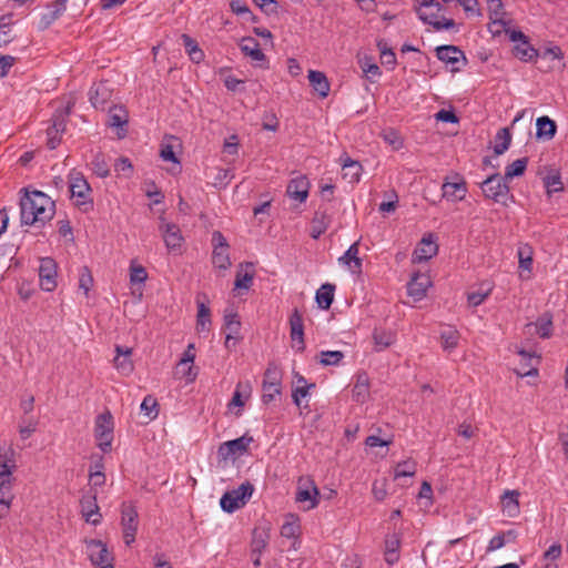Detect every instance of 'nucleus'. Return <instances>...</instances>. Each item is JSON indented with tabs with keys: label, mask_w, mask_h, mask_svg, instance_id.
Returning <instances> with one entry per match:
<instances>
[{
	"label": "nucleus",
	"mask_w": 568,
	"mask_h": 568,
	"mask_svg": "<svg viewBox=\"0 0 568 568\" xmlns=\"http://www.w3.org/2000/svg\"><path fill=\"white\" fill-rule=\"evenodd\" d=\"M544 183L549 193L559 192L564 187L560 175L558 173L547 175L544 179Z\"/></svg>",
	"instance_id": "54"
},
{
	"label": "nucleus",
	"mask_w": 568,
	"mask_h": 568,
	"mask_svg": "<svg viewBox=\"0 0 568 568\" xmlns=\"http://www.w3.org/2000/svg\"><path fill=\"white\" fill-rule=\"evenodd\" d=\"M310 192V181L305 175L292 179L287 185L286 193L291 199L305 202Z\"/></svg>",
	"instance_id": "17"
},
{
	"label": "nucleus",
	"mask_w": 568,
	"mask_h": 568,
	"mask_svg": "<svg viewBox=\"0 0 568 568\" xmlns=\"http://www.w3.org/2000/svg\"><path fill=\"white\" fill-rule=\"evenodd\" d=\"M212 243L214 246L212 253L213 265L220 270L226 271L231 266L226 239L220 231H215L212 234Z\"/></svg>",
	"instance_id": "7"
},
{
	"label": "nucleus",
	"mask_w": 568,
	"mask_h": 568,
	"mask_svg": "<svg viewBox=\"0 0 568 568\" xmlns=\"http://www.w3.org/2000/svg\"><path fill=\"white\" fill-rule=\"evenodd\" d=\"M251 443H253V437L245 434L239 438L223 443L219 448V453L224 458L242 456L247 452Z\"/></svg>",
	"instance_id": "12"
},
{
	"label": "nucleus",
	"mask_w": 568,
	"mask_h": 568,
	"mask_svg": "<svg viewBox=\"0 0 568 568\" xmlns=\"http://www.w3.org/2000/svg\"><path fill=\"white\" fill-rule=\"evenodd\" d=\"M94 436L98 446L103 453L111 450L113 440V418L110 412L98 415L95 419Z\"/></svg>",
	"instance_id": "5"
},
{
	"label": "nucleus",
	"mask_w": 568,
	"mask_h": 568,
	"mask_svg": "<svg viewBox=\"0 0 568 568\" xmlns=\"http://www.w3.org/2000/svg\"><path fill=\"white\" fill-rule=\"evenodd\" d=\"M241 270L236 272L234 282L235 290H248L253 283L254 271L253 263L246 262L240 265Z\"/></svg>",
	"instance_id": "27"
},
{
	"label": "nucleus",
	"mask_w": 568,
	"mask_h": 568,
	"mask_svg": "<svg viewBox=\"0 0 568 568\" xmlns=\"http://www.w3.org/2000/svg\"><path fill=\"white\" fill-rule=\"evenodd\" d=\"M160 156L162 158L163 161H170L174 164H180L174 152V146L170 143L161 144Z\"/></svg>",
	"instance_id": "59"
},
{
	"label": "nucleus",
	"mask_w": 568,
	"mask_h": 568,
	"mask_svg": "<svg viewBox=\"0 0 568 568\" xmlns=\"http://www.w3.org/2000/svg\"><path fill=\"white\" fill-rule=\"evenodd\" d=\"M363 168L358 161L346 158L342 164V176L348 183H356L359 181Z\"/></svg>",
	"instance_id": "30"
},
{
	"label": "nucleus",
	"mask_w": 568,
	"mask_h": 568,
	"mask_svg": "<svg viewBox=\"0 0 568 568\" xmlns=\"http://www.w3.org/2000/svg\"><path fill=\"white\" fill-rule=\"evenodd\" d=\"M491 22L489 23V31L494 36H499L501 32L508 33L507 24L508 22L504 18L495 17L493 18L490 16Z\"/></svg>",
	"instance_id": "55"
},
{
	"label": "nucleus",
	"mask_w": 568,
	"mask_h": 568,
	"mask_svg": "<svg viewBox=\"0 0 568 568\" xmlns=\"http://www.w3.org/2000/svg\"><path fill=\"white\" fill-rule=\"evenodd\" d=\"M128 124V112L121 108L113 105L109 110V125L123 129Z\"/></svg>",
	"instance_id": "40"
},
{
	"label": "nucleus",
	"mask_w": 568,
	"mask_h": 568,
	"mask_svg": "<svg viewBox=\"0 0 568 568\" xmlns=\"http://www.w3.org/2000/svg\"><path fill=\"white\" fill-rule=\"evenodd\" d=\"M536 332L542 338H548L551 335L552 323L549 317H540L536 324Z\"/></svg>",
	"instance_id": "52"
},
{
	"label": "nucleus",
	"mask_w": 568,
	"mask_h": 568,
	"mask_svg": "<svg viewBox=\"0 0 568 568\" xmlns=\"http://www.w3.org/2000/svg\"><path fill=\"white\" fill-rule=\"evenodd\" d=\"M513 52L517 59L524 62H530L538 57V51L529 44L528 40L517 43Z\"/></svg>",
	"instance_id": "38"
},
{
	"label": "nucleus",
	"mask_w": 568,
	"mask_h": 568,
	"mask_svg": "<svg viewBox=\"0 0 568 568\" xmlns=\"http://www.w3.org/2000/svg\"><path fill=\"white\" fill-rule=\"evenodd\" d=\"M307 78L311 87L318 93L321 98H326L328 95L331 85L327 77L323 72L311 70Z\"/></svg>",
	"instance_id": "28"
},
{
	"label": "nucleus",
	"mask_w": 568,
	"mask_h": 568,
	"mask_svg": "<svg viewBox=\"0 0 568 568\" xmlns=\"http://www.w3.org/2000/svg\"><path fill=\"white\" fill-rule=\"evenodd\" d=\"M93 285V277L87 266H82L79 272V288L87 295Z\"/></svg>",
	"instance_id": "50"
},
{
	"label": "nucleus",
	"mask_w": 568,
	"mask_h": 568,
	"mask_svg": "<svg viewBox=\"0 0 568 568\" xmlns=\"http://www.w3.org/2000/svg\"><path fill=\"white\" fill-rule=\"evenodd\" d=\"M417 13H418V18L424 23L430 24L436 30H443V29L449 30V29L455 28V21L453 19L442 18L439 20L438 16H437V13H438L437 11L436 12H427L424 9H418Z\"/></svg>",
	"instance_id": "24"
},
{
	"label": "nucleus",
	"mask_w": 568,
	"mask_h": 568,
	"mask_svg": "<svg viewBox=\"0 0 568 568\" xmlns=\"http://www.w3.org/2000/svg\"><path fill=\"white\" fill-rule=\"evenodd\" d=\"M241 51L244 55L250 57L255 62H266V55L260 49L256 39L252 37H244L240 43Z\"/></svg>",
	"instance_id": "25"
},
{
	"label": "nucleus",
	"mask_w": 568,
	"mask_h": 568,
	"mask_svg": "<svg viewBox=\"0 0 568 568\" xmlns=\"http://www.w3.org/2000/svg\"><path fill=\"white\" fill-rule=\"evenodd\" d=\"M148 278V273L145 268L141 265L131 266L130 281L131 283H143Z\"/></svg>",
	"instance_id": "60"
},
{
	"label": "nucleus",
	"mask_w": 568,
	"mask_h": 568,
	"mask_svg": "<svg viewBox=\"0 0 568 568\" xmlns=\"http://www.w3.org/2000/svg\"><path fill=\"white\" fill-rule=\"evenodd\" d=\"M71 112V105L58 109L52 115V124L47 129V146L54 150L61 142L62 133L67 128V119Z\"/></svg>",
	"instance_id": "4"
},
{
	"label": "nucleus",
	"mask_w": 568,
	"mask_h": 568,
	"mask_svg": "<svg viewBox=\"0 0 568 568\" xmlns=\"http://www.w3.org/2000/svg\"><path fill=\"white\" fill-rule=\"evenodd\" d=\"M303 481V478L300 479L298 484V488H297V491H296V501L297 503H306L308 501L310 505L306 507V509H313L317 506L318 504V496H320V491H318V488L315 486V484L311 480H306L308 484H310V487H305L303 488L301 486Z\"/></svg>",
	"instance_id": "22"
},
{
	"label": "nucleus",
	"mask_w": 568,
	"mask_h": 568,
	"mask_svg": "<svg viewBox=\"0 0 568 568\" xmlns=\"http://www.w3.org/2000/svg\"><path fill=\"white\" fill-rule=\"evenodd\" d=\"M20 211L22 224L33 225L40 223L43 225L53 217L55 204L43 192L33 191L26 193L20 200Z\"/></svg>",
	"instance_id": "1"
},
{
	"label": "nucleus",
	"mask_w": 568,
	"mask_h": 568,
	"mask_svg": "<svg viewBox=\"0 0 568 568\" xmlns=\"http://www.w3.org/2000/svg\"><path fill=\"white\" fill-rule=\"evenodd\" d=\"M181 40L191 61L200 63L204 59V52L199 48L197 42L185 33L181 36Z\"/></svg>",
	"instance_id": "37"
},
{
	"label": "nucleus",
	"mask_w": 568,
	"mask_h": 568,
	"mask_svg": "<svg viewBox=\"0 0 568 568\" xmlns=\"http://www.w3.org/2000/svg\"><path fill=\"white\" fill-rule=\"evenodd\" d=\"M111 93L112 91L109 88L108 82L94 83L90 88L89 100L95 109H103L104 104L110 100Z\"/></svg>",
	"instance_id": "19"
},
{
	"label": "nucleus",
	"mask_w": 568,
	"mask_h": 568,
	"mask_svg": "<svg viewBox=\"0 0 568 568\" xmlns=\"http://www.w3.org/2000/svg\"><path fill=\"white\" fill-rule=\"evenodd\" d=\"M94 173L100 178H106L110 174L109 166L102 154H97L92 161Z\"/></svg>",
	"instance_id": "51"
},
{
	"label": "nucleus",
	"mask_w": 568,
	"mask_h": 568,
	"mask_svg": "<svg viewBox=\"0 0 568 568\" xmlns=\"http://www.w3.org/2000/svg\"><path fill=\"white\" fill-rule=\"evenodd\" d=\"M536 135L538 139L551 140L556 134L557 125L555 121H552L547 115L538 118L536 121Z\"/></svg>",
	"instance_id": "35"
},
{
	"label": "nucleus",
	"mask_w": 568,
	"mask_h": 568,
	"mask_svg": "<svg viewBox=\"0 0 568 568\" xmlns=\"http://www.w3.org/2000/svg\"><path fill=\"white\" fill-rule=\"evenodd\" d=\"M298 525L295 521H286L281 527V536L285 538H294L298 534Z\"/></svg>",
	"instance_id": "61"
},
{
	"label": "nucleus",
	"mask_w": 568,
	"mask_h": 568,
	"mask_svg": "<svg viewBox=\"0 0 568 568\" xmlns=\"http://www.w3.org/2000/svg\"><path fill=\"white\" fill-rule=\"evenodd\" d=\"M16 62V57L0 53V78L8 75L10 69L14 65Z\"/></svg>",
	"instance_id": "58"
},
{
	"label": "nucleus",
	"mask_w": 568,
	"mask_h": 568,
	"mask_svg": "<svg viewBox=\"0 0 568 568\" xmlns=\"http://www.w3.org/2000/svg\"><path fill=\"white\" fill-rule=\"evenodd\" d=\"M519 493L517 490H506L501 496L503 513L510 518L518 516L519 508Z\"/></svg>",
	"instance_id": "26"
},
{
	"label": "nucleus",
	"mask_w": 568,
	"mask_h": 568,
	"mask_svg": "<svg viewBox=\"0 0 568 568\" xmlns=\"http://www.w3.org/2000/svg\"><path fill=\"white\" fill-rule=\"evenodd\" d=\"M519 268L530 272L532 266V247L523 244L517 250Z\"/></svg>",
	"instance_id": "43"
},
{
	"label": "nucleus",
	"mask_w": 568,
	"mask_h": 568,
	"mask_svg": "<svg viewBox=\"0 0 568 568\" xmlns=\"http://www.w3.org/2000/svg\"><path fill=\"white\" fill-rule=\"evenodd\" d=\"M85 548L94 568H113V556L103 541L98 539L85 540Z\"/></svg>",
	"instance_id": "6"
},
{
	"label": "nucleus",
	"mask_w": 568,
	"mask_h": 568,
	"mask_svg": "<svg viewBox=\"0 0 568 568\" xmlns=\"http://www.w3.org/2000/svg\"><path fill=\"white\" fill-rule=\"evenodd\" d=\"M435 116L438 121H443L446 123H457L458 122L457 115L453 111L445 110V109L439 110Z\"/></svg>",
	"instance_id": "64"
},
{
	"label": "nucleus",
	"mask_w": 568,
	"mask_h": 568,
	"mask_svg": "<svg viewBox=\"0 0 568 568\" xmlns=\"http://www.w3.org/2000/svg\"><path fill=\"white\" fill-rule=\"evenodd\" d=\"M69 189L71 196L77 199L75 204L78 206L92 203L90 199L91 187L84 176L80 173L70 174Z\"/></svg>",
	"instance_id": "8"
},
{
	"label": "nucleus",
	"mask_w": 568,
	"mask_h": 568,
	"mask_svg": "<svg viewBox=\"0 0 568 568\" xmlns=\"http://www.w3.org/2000/svg\"><path fill=\"white\" fill-rule=\"evenodd\" d=\"M81 514L84 517L87 523H90L94 526L99 525L101 521V514L99 513V506L97 503V494L92 490L85 493L81 500Z\"/></svg>",
	"instance_id": "11"
},
{
	"label": "nucleus",
	"mask_w": 568,
	"mask_h": 568,
	"mask_svg": "<svg viewBox=\"0 0 568 568\" xmlns=\"http://www.w3.org/2000/svg\"><path fill=\"white\" fill-rule=\"evenodd\" d=\"M211 324V312L210 308L202 302H197V320L196 329L199 332L207 331V326Z\"/></svg>",
	"instance_id": "44"
},
{
	"label": "nucleus",
	"mask_w": 568,
	"mask_h": 568,
	"mask_svg": "<svg viewBox=\"0 0 568 568\" xmlns=\"http://www.w3.org/2000/svg\"><path fill=\"white\" fill-rule=\"evenodd\" d=\"M115 353H116V356L113 361L115 368L122 375H125V376L130 375L134 368L133 362L130 358V356L132 354V348L116 345Z\"/></svg>",
	"instance_id": "20"
},
{
	"label": "nucleus",
	"mask_w": 568,
	"mask_h": 568,
	"mask_svg": "<svg viewBox=\"0 0 568 568\" xmlns=\"http://www.w3.org/2000/svg\"><path fill=\"white\" fill-rule=\"evenodd\" d=\"M268 540V529L264 527H255L252 532L251 554H262L266 548Z\"/></svg>",
	"instance_id": "29"
},
{
	"label": "nucleus",
	"mask_w": 568,
	"mask_h": 568,
	"mask_svg": "<svg viewBox=\"0 0 568 568\" xmlns=\"http://www.w3.org/2000/svg\"><path fill=\"white\" fill-rule=\"evenodd\" d=\"M290 329L293 347H296L298 352H303L305 349L304 324L303 316L297 308L290 316Z\"/></svg>",
	"instance_id": "13"
},
{
	"label": "nucleus",
	"mask_w": 568,
	"mask_h": 568,
	"mask_svg": "<svg viewBox=\"0 0 568 568\" xmlns=\"http://www.w3.org/2000/svg\"><path fill=\"white\" fill-rule=\"evenodd\" d=\"M122 527L124 542L129 546L135 540L138 530V513L132 505H122Z\"/></svg>",
	"instance_id": "10"
},
{
	"label": "nucleus",
	"mask_w": 568,
	"mask_h": 568,
	"mask_svg": "<svg viewBox=\"0 0 568 568\" xmlns=\"http://www.w3.org/2000/svg\"><path fill=\"white\" fill-rule=\"evenodd\" d=\"M40 286L43 291L52 292L57 287V263L51 257H42L39 266Z\"/></svg>",
	"instance_id": "9"
},
{
	"label": "nucleus",
	"mask_w": 568,
	"mask_h": 568,
	"mask_svg": "<svg viewBox=\"0 0 568 568\" xmlns=\"http://www.w3.org/2000/svg\"><path fill=\"white\" fill-rule=\"evenodd\" d=\"M416 473V466L413 462L406 460L397 464L395 468V477L413 476Z\"/></svg>",
	"instance_id": "53"
},
{
	"label": "nucleus",
	"mask_w": 568,
	"mask_h": 568,
	"mask_svg": "<svg viewBox=\"0 0 568 568\" xmlns=\"http://www.w3.org/2000/svg\"><path fill=\"white\" fill-rule=\"evenodd\" d=\"M335 285L325 283L316 292V303L322 310H328L334 301Z\"/></svg>",
	"instance_id": "36"
},
{
	"label": "nucleus",
	"mask_w": 568,
	"mask_h": 568,
	"mask_svg": "<svg viewBox=\"0 0 568 568\" xmlns=\"http://www.w3.org/2000/svg\"><path fill=\"white\" fill-rule=\"evenodd\" d=\"M438 246L432 240V236L423 237L418 246L413 253V262H423L432 258L437 254Z\"/></svg>",
	"instance_id": "23"
},
{
	"label": "nucleus",
	"mask_w": 568,
	"mask_h": 568,
	"mask_svg": "<svg viewBox=\"0 0 568 568\" xmlns=\"http://www.w3.org/2000/svg\"><path fill=\"white\" fill-rule=\"evenodd\" d=\"M430 284L432 282L428 275L416 273L413 275L407 285L408 295L412 296L415 301H420L425 297L427 288L430 286Z\"/></svg>",
	"instance_id": "18"
},
{
	"label": "nucleus",
	"mask_w": 568,
	"mask_h": 568,
	"mask_svg": "<svg viewBox=\"0 0 568 568\" xmlns=\"http://www.w3.org/2000/svg\"><path fill=\"white\" fill-rule=\"evenodd\" d=\"M141 412H143L144 415L150 420L156 418L158 415H159L156 399L153 396H151V395L145 396L144 399L142 400V403H141Z\"/></svg>",
	"instance_id": "47"
},
{
	"label": "nucleus",
	"mask_w": 568,
	"mask_h": 568,
	"mask_svg": "<svg viewBox=\"0 0 568 568\" xmlns=\"http://www.w3.org/2000/svg\"><path fill=\"white\" fill-rule=\"evenodd\" d=\"M331 223L332 215L328 213L326 207L321 205L318 210L315 211L312 219L311 237L317 240L322 234L326 232Z\"/></svg>",
	"instance_id": "15"
},
{
	"label": "nucleus",
	"mask_w": 568,
	"mask_h": 568,
	"mask_svg": "<svg viewBox=\"0 0 568 568\" xmlns=\"http://www.w3.org/2000/svg\"><path fill=\"white\" fill-rule=\"evenodd\" d=\"M254 486L244 481L236 489L226 491L220 499L221 508L229 514L242 508L252 497Z\"/></svg>",
	"instance_id": "3"
},
{
	"label": "nucleus",
	"mask_w": 568,
	"mask_h": 568,
	"mask_svg": "<svg viewBox=\"0 0 568 568\" xmlns=\"http://www.w3.org/2000/svg\"><path fill=\"white\" fill-rule=\"evenodd\" d=\"M314 387V383H311L310 385H296V387L292 392V398L294 404L301 406V398L306 397L308 395V390Z\"/></svg>",
	"instance_id": "56"
},
{
	"label": "nucleus",
	"mask_w": 568,
	"mask_h": 568,
	"mask_svg": "<svg viewBox=\"0 0 568 568\" xmlns=\"http://www.w3.org/2000/svg\"><path fill=\"white\" fill-rule=\"evenodd\" d=\"M224 324L229 333L237 334L240 331L241 322L237 314L229 313L224 315Z\"/></svg>",
	"instance_id": "57"
},
{
	"label": "nucleus",
	"mask_w": 568,
	"mask_h": 568,
	"mask_svg": "<svg viewBox=\"0 0 568 568\" xmlns=\"http://www.w3.org/2000/svg\"><path fill=\"white\" fill-rule=\"evenodd\" d=\"M527 164L528 158H521L514 161L513 163L506 166L504 179L508 181L510 179L521 176L526 171Z\"/></svg>",
	"instance_id": "41"
},
{
	"label": "nucleus",
	"mask_w": 568,
	"mask_h": 568,
	"mask_svg": "<svg viewBox=\"0 0 568 568\" xmlns=\"http://www.w3.org/2000/svg\"><path fill=\"white\" fill-rule=\"evenodd\" d=\"M440 341L445 351H452L458 345L459 333L452 327H447L440 332Z\"/></svg>",
	"instance_id": "42"
},
{
	"label": "nucleus",
	"mask_w": 568,
	"mask_h": 568,
	"mask_svg": "<svg viewBox=\"0 0 568 568\" xmlns=\"http://www.w3.org/2000/svg\"><path fill=\"white\" fill-rule=\"evenodd\" d=\"M480 189L486 199L506 205L510 194L507 181L499 173L491 174L480 183Z\"/></svg>",
	"instance_id": "2"
},
{
	"label": "nucleus",
	"mask_w": 568,
	"mask_h": 568,
	"mask_svg": "<svg viewBox=\"0 0 568 568\" xmlns=\"http://www.w3.org/2000/svg\"><path fill=\"white\" fill-rule=\"evenodd\" d=\"M358 242L353 243L343 256L338 258L339 263L347 265L354 273L361 272L362 260L358 257Z\"/></svg>",
	"instance_id": "33"
},
{
	"label": "nucleus",
	"mask_w": 568,
	"mask_h": 568,
	"mask_svg": "<svg viewBox=\"0 0 568 568\" xmlns=\"http://www.w3.org/2000/svg\"><path fill=\"white\" fill-rule=\"evenodd\" d=\"M519 355L523 357L525 363L521 364L520 368L515 369L516 374L521 377L537 375L538 369L530 364V361L534 359V356L525 351H520Z\"/></svg>",
	"instance_id": "45"
},
{
	"label": "nucleus",
	"mask_w": 568,
	"mask_h": 568,
	"mask_svg": "<svg viewBox=\"0 0 568 568\" xmlns=\"http://www.w3.org/2000/svg\"><path fill=\"white\" fill-rule=\"evenodd\" d=\"M443 196L450 200H463L466 196L467 187L466 182H445L443 184Z\"/></svg>",
	"instance_id": "34"
},
{
	"label": "nucleus",
	"mask_w": 568,
	"mask_h": 568,
	"mask_svg": "<svg viewBox=\"0 0 568 568\" xmlns=\"http://www.w3.org/2000/svg\"><path fill=\"white\" fill-rule=\"evenodd\" d=\"M390 193H392V195H390L392 199L387 202H382L379 204L378 210L383 213H389V212H394L396 210L398 196L395 193V191H392Z\"/></svg>",
	"instance_id": "62"
},
{
	"label": "nucleus",
	"mask_w": 568,
	"mask_h": 568,
	"mask_svg": "<svg viewBox=\"0 0 568 568\" xmlns=\"http://www.w3.org/2000/svg\"><path fill=\"white\" fill-rule=\"evenodd\" d=\"M488 294H489V290H487L484 293H481V292L468 293V296H467L468 304L470 306L476 307L485 301V298L488 296Z\"/></svg>",
	"instance_id": "63"
},
{
	"label": "nucleus",
	"mask_w": 568,
	"mask_h": 568,
	"mask_svg": "<svg viewBox=\"0 0 568 568\" xmlns=\"http://www.w3.org/2000/svg\"><path fill=\"white\" fill-rule=\"evenodd\" d=\"M280 392V383L268 382L267 379L263 381V403H271Z\"/></svg>",
	"instance_id": "49"
},
{
	"label": "nucleus",
	"mask_w": 568,
	"mask_h": 568,
	"mask_svg": "<svg viewBox=\"0 0 568 568\" xmlns=\"http://www.w3.org/2000/svg\"><path fill=\"white\" fill-rule=\"evenodd\" d=\"M344 358V353L341 351H322L320 353V363L323 366H337Z\"/></svg>",
	"instance_id": "46"
},
{
	"label": "nucleus",
	"mask_w": 568,
	"mask_h": 568,
	"mask_svg": "<svg viewBox=\"0 0 568 568\" xmlns=\"http://www.w3.org/2000/svg\"><path fill=\"white\" fill-rule=\"evenodd\" d=\"M160 231L163 235L164 243L170 251L179 250L182 245L183 237L181 231L176 224L165 223L164 219H161Z\"/></svg>",
	"instance_id": "16"
},
{
	"label": "nucleus",
	"mask_w": 568,
	"mask_h": 568,
	"mask_svg": "<svg viewBox=\"0 0 568 568\" xmlns=\"http://www.w3.org/2000/svg\"><path fill=\"white\" fill-rule=\"evenodd\" d=\"M436 55L437 58L447 63L453 65V70H459V68H456L455 64H457L460 60L466 61L464 52L455 47V45H440L436 49Z\"/></svg>",
	"instance_id": "21"
},
{
	"label": "nucleus",
	"mask_w": 568,
	"mask_h": 568,
	"mask_svg": "<svg viewBox=\"0 0 568 568\" xmlns=\"http://www.w3.org/2000/svg\"><path fill=\"white\" fill-rule=\"evenodd\" d=\"M374 349L382 352L392 346L396 341V334L392 331L375 328L373 332Z\"/></svg>",
	"instance_id": "31"
},
{
	"label": "nucleus",
	"mask_w": 568,
	"mask_h": 568,
	"mask_svg": "<svg viewBox=\"0 0 568 568\" xmlns=\"http://www.w3.org/2000/svg\"><path fill=\"white\" fill-rule=\"evenodd\" d=\"M369 378L366 373H358L353 387V397L357 403H364L369 395Z\"/></svg>",
	"instance_id": "32"
},
{
	"label": "nucleus",
	"mask_w": 568,
	"mask_h": 568,
	"mask_svg": "<svg viewBox=\"0 0 568 568\" xmlns=\"http://www.w3.org/2000/svg\"><path fill=\"white\" fill-rule=\"evenodd\" d=\"M68 0H54L48 4L45 11L41 14L38 28L39 30L48 29L61 14L65 11Z\"/></svg>",
	"instance_id": "14"
},
{
	"label": "nucleus",
	"mask_w": 568,
	"mask_h": 568,
	"mask_svg": "<svg viewBox=\"0 0 568 568\" xmlns=\"http://www.w3.org/2000/svg\"><path fill=\"white\" fill-rule=\"evenodd\" d=\"M193 349H194V345L190 344L187 346L186 351L184 352L183 357L181 358V361L179 363L180 367L187 366V372H185L184 375L187 376V378L190 381H193L196 376L195 373H192V366L190 365L191 363H193V361L195 358V354L193 353Z\"/></svg>",
	"instance_id": "48"
},
{
	"label": "nucleus",
	"mask_w": 568,
	"mask_h": 568,
	"mask_svg": "<svg viewBox=\"0 0 568 568\" xmlns=\"http://www.w3.org/2000/svg\"><path fill=\"white\" fill-rule=\"evenodd\" d=\"M495 145H494V152L496 155L504 154L511 143V134L508 128H503L498 130L496 136H495Z\"/></svg>",
	"instance_id": "39"
}]
</instances>
